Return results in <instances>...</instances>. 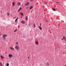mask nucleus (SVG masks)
Listing matches in <instances>:
<instances>
[{
  "label": "nucleus",
  "mask_w": 66,
  "mask_h": 66,
  "mask_svg": "<svg viewBox=\"0 0 66 66\" xmlns=\"http://www.w3.org/2000/svg\"><path fill=\"white\" fill-rule=\"evenodd\" d=\"M15 48L16 50H19V47L18 46H16L15 47Z\"/></svg>",
  "instance_id": "nucleus-1"
},
{
  "label": "nucleus",
  "mask_w": 66,
  "mask_h": 66,
  "mask_svg": "<svg viewBox=\"0 0 66 66\" xmlns=\"http://www.w3.org/2000/svg\"><path fill=\"white\" fill-rule=\"evenodd\" d=\"M9 58H11V57H13V55L10 54H9Z\"/></svg>",
  "instance_id": "nucleus-2"
},
{
  "label": "nucleus",
  "mask_w": 66,
  "mask_h": 66,
  "mask_svg": "<svg viewBox=\"0 0 66 66\" xmlns=\"http://www.w3.org/2000/svg\"><path fill=\"white\" fill-rule=\"evenodd\" d=\"M7 35L4 34L3 35V37H7Z\"/></svg>",
  "instance_id": "nucleus-3"
},
{
  "label": "nucleus",
  "mask_w": 66,
  "mask_h": 66,
  "mask_svg": "<svg viewBox=\"0 0 66 66\" xmlns=\"http://www.w3.org/2000/svg\"><path fill=\"white\" fill-rule=\"evenodd\" d=\"M21 23L22 24H24L25 23V22L24 21H21Z\"/></svg>",
  "instance_id": "nucleus-4"
},
{
  "label": "nucleus",
  "mask_w": 66,
  "mask_h": 66,
  "mask_svg": "<svg viewBox=\"0 0 66 66\" xmlns=\"http://www.w3.org/2000/svg\"><path fill=\"white\" fill-rule=\"evenodd\" d=\"M29 4H30V3L28 2L26 3L25 5L26 6H27V5H29Z\"/></svg>",
  "instance_id": "nucleus-5"
},
{
  "label": "nucleus",
  "mask_w": 66,
  "mask_h": 66,
  "mask_svg": "<svg viewBox=\"0 0 66 66\" xmlns=\"http://www.w3.org/2000/svg\"><path fill=\"white\" fill-rule=\"evenodd\" d=\"M45 65H46V66H49V63L47 62L45 64Z\"/></svg>",
  "instance_id": "nucleus-6"
},
{
  "label": "nucleus",
  "mask_w": 66,
  "mask_h": 66,
  "mask_svg": "<svg viewBox=\"0 0 66 66\" xmlns=\"http://www.w3.org/2000/svg\"><path fill=\"white\" fill-rule=\"evenodd\" d=\"M21 4V3L20 2H18V6H20Z\"/></svg>",
  "instance_id": "nucleus-7"
},
{
  "label": "nucleus",
  "mask_w": 66,
  "mask_h": 66,
  "mask_svg": "<svg viewBox=\"0 0 66 66\" xmlns=\"http://www.w3.org/2000/svg\"><path fill=\"white\" fill-rule=\"evenodd\" d=\"M38 28L40 30H42V28L40 26H39Z\"/></svg>",
  "instance_id": "nucleus-8"
},
{
  "label": "nucleus",
  "mask_w": 66,
  "mask_h": 66,
  "mask_svg": "<svg viewBox=\"0 0 66 66\" xmlns=\"http://www.w3.org/2000/svg\"><path fill=\"white\" fill-rule=\"evenodd\" d=\"M10 49H11V50H15V49L13 48L10 47Z\"/></svg>",
  "instance_id": "nucleus-9"
},
{
  "label": "nucleus",
  "mask_w": 66,
  "mask_h": 66,
  "mask_svg": "<svg viewBox=\"0 0 66 66\" xmlns=\"http://www.w3.org/2000/svg\"><path fill=\"white\" fill-rule=\"evenodd\" d=\"M32 8H33V6H31L30 7V8L29 9L30 10H31V9H32Z\"/></svg>",
  "instance_id": "nucleus-10"
},
{
  "label": "nucleus",
  "mask_w": 66,
  "mask_h": 66,
  "mask_svg": "<svg viewBox=\"0 0 66 66\" xmlns=\"http://www.w3.org/2000/svg\"><path fill=\"white\" fill-rule=\"evenodd\" d=\"M36 45H38V41H36Z\"/></svg>",
  "instance_id": "nucleus-11"
},
{
  "label": "nucleus",
  "mask_w": 66,
  "mask_h": 66,
  "mask_svg": "<svg viewBox=\"0 0 66 66\" xmlns=\"http://www.w3.org/2000/svg\"><path fill=\"white\" fill-rule=\"evenodd\" d=\"M12 4H13L12 6H14V5H15V3H14V2H13Z\"/></svg>",
  "instance_id": "nucleus-12"
},
{
  "label": "nucleus",
  "mask_w": 66,
  "mask_h": 66,
  "mask_svg": "<svg viewBox=\"0 0 66 66\" xmlns=\"http://www.w3.org/2000/svg\"><path fill=\"white\" fill-rule=\"evenodd\" d=\"M18 17L17 18H16L15 20V22H17V20H18Z\"/></svg>",
  "instance_id": "nucleus-13"
},
{
  "label": "nucleus",
  "mask_w": 66,
  "mask_h": 66,
  "mask_svg": "<svg viewBox=\"0 0 66 66\" xmlns=\"http://www.w3.org/2000/svg\"><path fill=\"white\" fill-rule=\"evenodd\" d=\"M0 66H3V65L2 64V63L0 62Z\"/></svg>",
  "instance_id": "nucleus-14"
},
{
  "label": "nucleus",
  "mask_w": 66,
  "mask_h": 66,
  "mask_svg": "<svg viewBox=\"0 0 66 66\" xmlns=\"http://www.w3.org/2000/svg\"><path fill=\"white\" fill-rule=\"evenodd\" d=\"M25 19L27 20L28 19V16H26V18H25Z\"/></svg>",
  "instance_id": "nucleus-15"
},
{
  "label": "nucleus",
  "mask_w": 66,
  "mask_h": 66,
  "mask_svg": "<svg viewBox=\"0 0 66 66\" xmlns=\"http://www.w3.org/2000/svg\"><path fill=\"white\" fill-rule=\"evenodd\" d=\"M7 16H9L10 15V13H9V12H7Z\"/></svg>",
  "instance_id": "nucleus-16"
},
{
  "label": "nucleus",
  "mask_w": 66,
  "mask_h": 66,
  "mask_svg": "<svg viewBox=\"0 0 66 66\" xmlns=\"http://www.w3.org/2000/svg\"><path fill=\"white\" fill-rule=\"evenodd\" d=\"M20 14H21V15H22V16H23V13H20Z\"/></svg>",
  "instance_id": "nucleus-17"
},
{
  "label": "nucleus",
  "mask_w": 66,
  "mask_h": 66,
  "mask_svg": "<svg viewBox=\"0 0 66 66\" xmlns=\"http://www.w3.org/2000/svg\"><path fill=\"white\" fill-rule=\"evenodd\" d=\"M1 59H3V58H4V57H3L1 55Z\"/></svg>",
  "instance_id": "nucleus-18"
},
{
  "label": "nucleus",
  "mask_w": 66,
  "mask_h": 66,
  "mask_svg": "<svg viewBox=\"0 0 66 66\" xmlns=\"http://www.w3.org/2000/svg\"><path fill=\"white\" fill-rule=\"evenodd\" d=\"M33 27H34V28H35V24H33Z\"/></svg>",
  "instance_id": "nucleus-19"
},
{
  "label": "nucleus",
  "mask_w": 66,
  "mask_h": 66,
  "mask_svg": "<svg viewBox=\"0 0 66 66\" xmlns=\"http://www.w3.org/2000/svg\"><path fill=\"white\" fill-rule=\"evenodd\" d=\"M6 66H9V63H7L6 64Z\"/></svg>",
  "instance_id": "nucleus-20"
},
{
  "label": "nucleus",
  "mask_w": 66,
  "mask_h": 66,
  "mask_svg": "<svg viewBox=\"0 0 66 66\" xmlns=\"http://www.w3.org/2000/svg\"><path fill=\"white\" fill-rule=\"evenodd\" d=\"M63 39H64L65 40V39H66V38H65V37L64 36H63Z\"/></svg>",
  "instance_id": "nucleus-21"
},
{
  "label": "nucleus",
  "mask_w": 66,
  "mask_h": 66,
  "mask_svg": "<svg viewBox=\"0 0 66 66\" xmlns=\"http://www.w3.org/2000/svg\"><path fill=\"white\" fill-rule=\"evenodd\" d=\"M21 10V7H20V9L19 10V11H20V10Z\"/></svg>",
  "instance_id": "nucleus-22"
},
{
  "label": "nucleus",
  "mask_w": 66,
  "mask_h": 66,
  "mask_svg": "<svg viewBox=\"0 0 66 66\" xmlns=\"http://www.w3.org/2000/svg\"><path fill=\"white\" fill-rule=\"evenodd\" d=\"M26 9H29V7H27L26 8Z\"/></svg>",
  "instance_id": "nucleus-23"
},
{
  "label": "nucleus",
  "mask_w": 66,
  "mask_h": 66,
  "mask_svg": "<svg viewBox=\"0 0 66 66\" xmlns=\"http://www.w3.org/2000/svg\"><path fill=\"white\" fill-rule=\"evenodd\" d=\"M17 30V29H16L14 31V32H16V31Z\"/></svg>",
  "instance_id": "nucleus-24"
},
{
  "label": "nucleus",
  "mask_w": 66,
  "mask_h": 66,
  "mask_svg": "<svg viewBox=\"0 0 66 66\" xmlns=\"http://www.w3.org/2000/svg\"><path fill=\"white\" fill-rule=\"evenodd\" d=\"M53 11H55V9H53Z\"/></svg>",
  "instance_id": "nucleus-25"
},
{
  "label": "nucleus",
  "mask_w": 66,
  "mask_h": 66,
  "mask_svg": "<svg viewBox=\"0 0 66 66\" xmlns=\"http://www.w3.org/2000/svg\"><path fill=\"white\" fill-rule=\"evenodd\" d=\"M18 42H16V45H18Z\"/></svg>",
  "instance_id": "nucleus-26"
},
{
  "label": "nucleus",
  "mask_w": 66,
  "mask_h": 66,
  "mask_svg": "<svg viewBox=\"0 0 66 66\" xmlns=\"http://www.w3.org/2000/svg\"><path fill=\"white\" fill-rule=\"evenodd\" d=\"M16 18V16L14 17V18H13V19H15V18Z\"/></svg>",
  "instance_id": "nucleus-27"
},
{
  "label": "nucleus",
  "mask_w": 66,
  "mask_h": 66,
  "mask_svg": "<svg viewBox=\"0 0 66 66\" xmlns=\"http://www.w3.org/2000/svg\"><path fill=\"white\" fill-rule=\"evenodd\" d=\"M3 39H5V38H3Z\"/></svg>",
  "instance_id": "nucleus-28"
},
{
  "label": "nucleus",
  "mask_w": 66,
  "mask_h": 66,
  "mask_svg": "<svg viewBox=\"0 0 66 66\" xmlns=\"http://www.w3.org/2000/svg\"><path fill=\"white\" fill-rule=\"evenodd\" d=\"M64 39V38H62V39H62V40H63V39Z\"/></svg>",
  "instance_id": "nucleus-29"
},
{
  "label": "nucleus",
  "mask_w": 66,
  "mask_h": 66,
  "mask_svg": "<svg viewBox=\"0 0 66 66\" xmlns=\"http://www.w3.org/2000/svg\"><path fill=\"white\" fill-rule=\"evenodd\" d=\"M32 2V1H33V0H30Z\"/></svg>",
  "instance_id": "nucleus-30"
},
{
  "label": "nucleus",
  "mask_w": 66,
  "mask_h": 66,
  "mask_svg": "<svg viewBox=\"0 0 66 66\" xmlns=\"http://www.w3.org/2000/svg\"><path fill=\"white\" fill-rule=\"evenodd\" d=\"M45 3V4H46V3H45H45Z\"/></svg>",
  "instance_id": "nucleus-31"
},
{
  "label": "nucleus",
  "mask_w": 66,
  "mask_h": 66,
  "mask_svg": "<svg viewBox=\"0 0 66 66\" xmlns=\"http://www.w3.org/2000/svg\"><path fill=\"white\" fill-rule=\"evenodd\" d=\"M29 57H28V59H29Z\"/></svg>",
  "instance_id": "nucleus-32"
},
{
  "label": "nucleus",
  "mask_w": 66,
  "mask_h": 66,
  "mask_svg": "<svg viewBox=\"0 0 66 66\" xmlns=\"http://www.w3.org/2000/svg\"><path fill=\"white\" fill-rule=\"evenodd\" d=\"M57 3H59V2H57Z\"/></svg>",
  "instance_id": "nucleus-33"
},
{
  "label": "nucleus",
  "mask_w": 66,
  "mask_h": 66,
  "mask_svg": "<svg viewBox=\"0 0 66 66\" xmlns=\"http://www.w3.org/2000/svg\"><path fill=\"white\" fill-rule=\"evenodd\" d=\"M49 32H50V30H49Z\"/></svg>",
  "instance_id": "nucleus-34"
},
{
  "label": "nucleus",
  "mask_w": 66,
  "mask_h": 66,
  "mask_svg": "<svg viewBox=\"0 0 66 66\" xmlns=\"http://www.w3.org/2000/svg\"><path fill=\"white\" fill-rule=\"evenodd\" d=\"M29 0V1H30V0Z\"/></svg>",
  "instance_id": "nucleus-35"
},
{
  "label": "nucleus",
  "mask_w": 66,
  "mask_h": 66,
  "mask_svg": "<svg viewBox=\"0 0 66 66\" xmlns=\"http://www.w3.org/2000/svg\"><path fill=\"white\" fill-rule=\"evenodd\" d=\"M65 66H66V65H65Z\"/></svg>",
  "instance_id": "nucleus-36"
},
{
  "label": "nucleus",
  "mask_w": 66,
  "mask_h": 66,
  "mask_svg": "<svg viewBox=\"0 0 66 66\" xmlns=\"http://www.w3.org/2000/svg\"><path fill=\"white\" fill-rule=\"evenodd\" d=\"M1 11H0V12H1Z\"/></svg>",
  "instance_id": "nucleus-37"
}]
</instances>
